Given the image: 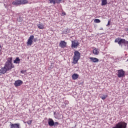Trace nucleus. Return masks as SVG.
<instances>
[{
	"instance_id": "obj_18",
	"label": "nucleus",
	"mask_w": 128,
	"mask_h": 128,
	"mask_svg": "<svg viewBox=\"0 0 128 128\" xmlns=\"http://www.w3.org/2000/svg\"><path fill=\"white\" fill-rule=\"evenodd\" d=\"M20 0V4H26L28 3V0Z\"/></svg>"
},
{
	"instance_id": "obj_6",
	"label": "nucleus",
	"mask_w": 128,
	"mask_h": 128,
	"mask_svg": "<svg viewBox=\"0 0 128 128\" xmlns=\"http://www.w3.org/2000/svg\"><path fill=\"white\" fill-rule=\"evenodd\" d=\"M80 46V42L78 41L72 40V48H76Z\"/></svg>"
},
{
	"instance_id": "obj_22",
	"label": "nucleus",
	"mask_w": 128,
	"mask_h": 128,
	"mask_svg": "<svg viewBox=\"0 0 128 128\" xmlns=\"http://www.w3.org/2000/svg\"><path fill=\"white\" fill-rule=\"evenodd\" d=\"M50 1V4H56V2L54 0H48Z\"/></svg>"
},
{
	"instance_id": "obj_15",
	"label": "nucleus",
	"mask_w": 128,
	"mask_h": 128,
	"mask_svg": "<svg viewBox=\"0 0 128 128\" xmlns=\"http://www.w3.org/2000/svg\"><path fill=\"white\" fill-rule=\"evenodd\" d=\"M72 78L74 80H78V74H73L72 76Z\"/></svg>"
},
{
	"instance_id": "obj_23",
	"label": "nucleus",
	"mask_w": 128,
	"mask_h": 128,
	"mask_svg": "<svg viewBox=\"0 0 128 128\" xmlns=\"http://www.w3.org/2000/svg\"><path fill=\"white\" fill-rule=\"evenodd\" d=\"M58 124H60L58 122H54V125L53 126H58Z\"/></svg>"
},
{
	"instance_id": "obj_2",
	"label": "nucleus",
	"mask_w": 128,
	"mask_h": 128,
	"mask_svg": "<svg viewBox=\"0 0 128 128\" xmlns=\"http://www.w3.org/2000/svg\"><path fill=\"white\" fill-rule=\"evenodd\" d=\"M114 42L118 44L120 46L124 44V46H127V48L128 49V41H126V39L117 38L115 39Z\"/></svg>"
},
{
	"instance_id": "obj_27",
	"label": "nucleus",
	"mask_w": 128,
	"mask_h": 128,
	"mask_svg": "<svg viewBox=\"0 0 128 128\" xmlns=\"http://www.w3.org/2000/svg\"><path fill=\"white\" fill-rule=\"evenodd\" d=\"M110 26V20L108 21V24L106 25V26Z\"/></svg>"
},
{
	"instance_id": "obj_12",
	"label": "nucleus",
	"mask_w": 128,
	"mask_h": 128,
	"mask_svg": "<svg viewBox=\"0 0 128 128\" xmlns=\"http://www.w3.org/2000/svg\"><path fill=\"white\" fill-rule=\"evenodd\" d=\"M13 6H18L20 4V0H16L12 2Z\"/></svg>"
},
{
	"instance_id": "obj_10",
	"label": "nucleus",
	"mask_w": 128,
	"mask_h": 128,
	"mask_svg": "<svg viewBox=\"0 0 128 128\" xmlns=\"http://www.w3.org/2000/svg\"><path fill=\"white\" fill-rule=\"evenodd\" d=\"M48 124H49L50 126H54V122L52 119L48 118Z\"/></svg>"
},
{
	"instance_id": "obj_11",
	"label": "nucleus",
	"mask_w": 128,
	"mask_h": 128,
	"mask_svg": "<svg viewBox=\"0 0 128 128\" xmlns=\"http://www.w3.org/2000/svg\"><path fill=\"white\" fill-rule=\"evenodd\" d=\"M90 60L92 62H98L99 60L96 58L90 57Z\"/></svg>"
},
{
	"instance_id": "obj_16",
	"label": "nucleus",
	"mask_w": 128,
	"mask_h": 128,
	"mask_svg": "<svg viewBox=\"0 0 128 128\" xmlns=\"http://www.w3.org/2000/svg\"><path fill=\"white\" fill-rule=\"evenodd\" d=\"M20 59L18 57H17L15 60H14V64H20Z\"/></svg>"
},
{
	"instance_id": "obj_24",
	"label": "nucleus",
	"mask_w": 128,
	"mask_h": 128,
	"mask_svg": "<svg viewBox=\"0 0 128 128\" xmlns=\"http://www.w3.org/2000/svg\"><path fill=\"white\" fill-rule=\"evenodd\" d=\"M32 120L28 121L27 122L28 124H29L30 126V124H32Z\"/></svg>"
},
{
	"instance_id": "obj_28",
	"label": "nucleus",
	"mask_w": 128,
	"mask_h": 128,
	"mask_svg": "<svg viewBox=\"0 0 128 128\" xmlns=\"http://www.w3.org/2000/svg\"><path fill=\"white\" fill-rule=\"evenodd\" d=\"M126 32H128V28H126Z\"/></svg>"
},
{
	"instance_id": "obj_26",
	"label": "nucleus",
	"mask_w": 128,
	"mask_h": 128,
	"mask_svg": "<svg viewBox=\"0 0 128 128\" xmlns=\"http://www.w3.org/2000/svg\"><path fill=\"white\" fill-rule=\"evenodd\" d=\"M62 16H66V12H62Z\"/></svg>"
},
{
	"instance_id": "obj_4",
	"label": "nucleus",
	"mask_w": 128,
	"mask_h": 128,
	"mask_svg": "<svg viewBox=\"0 0 128 128\" xmlns=\"http://www.w3.org/2000/svg\"><path fill=\"white\" fill-rule=\"evenodd\" d=\"M36 40H38V39L36 38H34V35L30 36L27 41V46H32V42H36Z\"/></svg>"
},
{
	"instance_id": "obj_20",
	"label": "nucleus",
	"mask_w": 128,
	"mask_h": 128,
	"mask_svg": "<svg viewBox=\"0 0 128 128\" xmlns=\"http://www.w3.org/2000/svg\"><path fill=\"white\" fill-rule=\"evenodd\" d=\"M55 2V4H61L62 2V0H54Z\"/></svg>"
},
{
	"instance_id": "obj_25",
	"label": "nucleus",
	"mask_w": 128,
	"mask_h": 128,
	"mask_svg": "<svg viewBox=\"0 0 128 128\" xmlns=\"http://www.w3.org/2000/svg\"><path fill=\"white\" fill-rule=\"evenodd\" d=\"M21 74H24V72H26V70H22L20 71Z\"/></svg>"
},
{
	"instance_id": "obj_19",
	"label": "nucleus",
	"mask_w": 128,
	"mask_h": 128,
	"mask_svg": "<svg viewBox=\"0 0 128 128\" xmlns=\"http://www.w3.org/2000/svg\"><path fill=\"white\" fill-rule=\"evenodd\" d=\"M108 4V0H102V6H106Z\"/></svg>"
},
{
	"instance_id": "obj_21",
	"label": "nucleus",
	"mask_w": 128,
	"mask_h": 128,
	"mask_svg": "<svg viewBox=\"0 0 128 128\" xmlns=\"http://www.w3.org/2000/svg\"><path fill=\"white\" fill-rule=\"evenodd\" d=\"M94 22H96V24H100V19H95L94 20Z\"/></svg>"
},
{
	"instance_id": "obj_1",
	"label": "nucleus",
	"mask_w": 128,
	"mask_h": 128,
	"mask_svg": "<svg viewBox=\"0 0 128 128\" xmlns=\"http://www.w3.org/2000/svg\"><path fill=\"white\" fill-rule=\"evenodd\" d=\"M4 66L8 72V70H12V68H14V65L12 64V57L8 58L7 61L6 62Z\"/></svg>"
},
{
	"instance_id": "obj_17",
	"label": "nucleus",
	"mask_w": 128,
	"mask_h": 128,
	"mask_svg": "<svg viewBox=\"0 0 128 128\" xmlns=\"http://www.w3.org/2000/svg\"><path fill=\"white\" fill-rule=\"evenodd\" d=\"M100 98H102L103 100H104L106 98H108V95L106 94H100Z\"/></svg>"
},
{
	"instance_id": "obj_13",
	"label": "nucleus",
	"mask_w": 128,
	"mask_h": 128,
	"mask_svg": "<svg viewBox=\"0 0 128 128\" xmlns=\"http://www.w3.org/2000/svg\"><path fill=\"white\" fill-rule=\"evenodd\" d=\"M93 54H95V56H98L100 54V50L95 48L93 50Z\"/></svg>"
},
{
	"instance_id": "obj_7",
	"label": "nucleus",
	"mask_w": 128,
	"mask_h": 128,
	"mask_svg": "<svg viewBox=\"0 0 128 128\" xmlns=\"http://www.w3.org/2000/svg\"><path fill=\"white\" fill-rule=\"evenodd\" d=\"M22 84H24V82H22V80H18L15 81L14 85V86H16V88H18V86H22Z\"/></svg>"
},
{
	"instance_id": "obj_3",
	"label": "nucleus",
	"mask_w": 128,
	"mask_h": 128,
	"mask_svg": "<svg viewBox=\"0 0 128 128\" xmlns=\"http://www.w3.org/2000/svg\"><path fill=\"white\" fill-rule=\"evenodd\" d=\"M80 58V53L78 50H75L73 57L72 64H78V62Z\"/></svg>"
},
{
	"instance_id": "obj_8",
	"label": "nucleus",
	"mask_w": 128,
	"mask_h": 128,
	"mask_svg": "<svg viewBox=\"0 0 128 128\" xmlns=\"http://www.w3.org/2000/svg\"><path fill=\"white\" fill-rule=\"evenodd\" d=\"M59 46L62 48H66V42L64 40H61L59 44Z\"/></svg>"
},
{
	"instance_id": "obj_14",
	"label": "nucleus",
	"mask_w": 128,
	"mask_h": 128,
	"mask_svg": "<svg viewBox=\"0 0 128 128\" xmlns=\"http://www.w3.org/2000/svg\"><path fill=\"white\" fill-rule=\"evenodd\" d=\"M37 26L39 30H44V25L42 24H38Z\"/></svg>"
},
{
	"instance_id": "obj_5",
	"label": "nucleus",
	"mask_w": 128,
	"mask_h": 128,
	"mask_svg": "<svg viewBox=\"0 0 128 128\" xmlns=\"http://www.w3.org/2000/svg\"><path fill=\"white\" fill-rule=\"evenodd\" d=\"M117 76L118 78H124L126 76V72L122 69L118 70Z\"/></svg>"
},
{
	"instance_id": "obj_9",
	"label": "nucleus",
	"mask_w": 128,
	"mask_h": 128,
	"mask_svg": "<svg viewBox=\"0 0 128 128\" xmlns=\"http://www.w3.org/2000/svg\"><path fill=\"white\" fill-rule=\"evenodd\" d=\"M8 71V70L6 69V67H2L0 69V76H2V74H4Z\"/></svg>"
}]
</instances>
